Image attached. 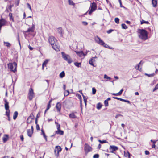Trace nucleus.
<instances>
[{"mask_svg": "<svg viewBox=\"0 0 158 158\" xmlns=\"http://www.w3.org/2000/svg\"><path fill=\"white\" fill-rule=\"evenodd\" d=\"M139 37L141 39L145 40L148 39V32L144 29H139Z\"/></svg>", "mask_w": 158, "mask_h": 158, "instance_id": "f257e3e1", "label": "nucleus"}, {"mask_svg": "<svg viewBox=\"0 0 158 158\" xmlns=\"http://www.w3.org/2000/svg\"><path fill=\"white\" fill-rule=\"evenodd\" d=\"M94 40L95 42L98 44L103 46L105 48L111 49L109 47L108 45L105 44L98 36H95Z\"/></svg>", "mask_w": 158, "mask_h": 158, "instance_id": "f03ea898", "label": "nucleus"}, {"mask_svg": "<svg viewBox=\"0 0 158 158\" xmlns=\"http://www.w3.org/2000/svg\"><path fill=\"white\" fill-rule=\"evenodd\" d=\"M8 68L13 72L15 73L16 71L17 64L15 62L10 63L8 64Z\"/></svg>", "mask_w": 158, "mask_h": 158, "instance_id": "7ed1b4c3", "label": "nucleus"}, {"mask_svg": "<svg viewBox=\"0 0 158 158\" xmlns=\"http://www.w3.org/2000/svg\"><path fill=\"white\" fill-rule=\"evenodd\" d=\"M61 54L63 58L67 61L69 64H70L72 62V60L69 55L65 54L64 52H62Z\"/></svg>", "mask_w": 158, "mask_h": 158, "instance_id": "20e7f679", "label": "nucleus"}, {"mask_svg": "<svg viewBox=\"0 0 158 158\" xmlns=\"http://www.w3.org/2000/svg\"><path fill=\"white\" fill-rule=\"evenodd\" d=\"M97 7L96 4L94 2L91 3L90 7V10L88 13L90 15L93 11L96 9Z\"/></svg>", "mask_w": 158, "mask_h": 158, "instance_id": "39448f33", "label": "nucleus"}, {"mask_svg": "<svg viewBox=\"0 0 158 158\" xmlns=\"http://www.w3.org/2000/svg\"><path fill=\"white\" fill-rule=\"evenodd\" d=\"M61 148L60 146H56L54 150V152L55 155L57 157L59 156V153L60 151H61Z\"/></svg>", "mask_w": 158, "mask_h": 158, "instance_id": "423d86ee", "label": "nucleus"}, {"mask_svg": "<svg viewBox=\"0 0 158 158\" xmlns=\"http://www.w3.org/2000/svg\"><path fill=\"white\" fill-rule=\"evenodd\" d=\"M48 40L49 42L51 45L53 44H55L56 42L57 41L56 38L53 36L49 37Z\"/></svg>", "mask_w": 158, "mask_h": 158, "instance_id": "0eeeda50", "label": "nucleus"}, {"mask_svg": "<svg viewBox=\"0 0 158 158\" xmlns=\"http://www.w3.org/2000/svg\"><path fill=\"white\" fill-rule=\"evenodd\" d=\"M34 93L33 92V90L32 88H30L29 90V92L28 94V98L29 100H32L34 97Z\"/></svg>", "mask_w": 158, "mask_h": 158, "instance_id": "6e6552de", "label": "nucleus"}, {"mask_svg": "<svg viewBox=\"0 0 158 158\" xmlns=\"http://www.w3.org/2000/svg\"><path fill=\"white\" fill-rule=\"evenodd\" d=\"M84 150L85 151V154H87L89 152L92 151V148L89 145L87 144H85L84 148Z\"/></svg>", "mask_w": 158, "mask_h": 158, "instance_id": "1a4fd4ad", "label": "nucleus"}, {"mask_svg": "<svg viewBox=\"0 0 158 158\" xmlns=\"http://www.w3.org/2000/svg\"><path fill=\"white\" fill-rule=\"evenodd\" d=\"M35 25L32 23V26L31 27L29 28L27 31H24L25 33L29 32H33L35 30Z\"/></svg>", "mask_w": 158, "mask_h": 158, "instance_id": "9d476101", "label": "nucleus"}, {"mask_svg": "<svg viewBox=\"0 0 158 158\" xmlns=\"http://www.w3.org/2000/svg\"><path fill=\"white\" fill-rule=\"evenodd\" d=\"M97 59V57L96 56H95L94 57H93L91 58L89 61V63L91 65L94 66V64L93 63L95 62V59Z\"/></svg>", "mask_w": 158, "mask_h": 158, "instance_id": "9b49d317", "label": "nucleus"}, {"mask_svg": "<svg viewBox=\"0 0 158 158\" xmlns=\"http://www.w3.org/2000/svg\"><path fill=\"white\" fill-rule=\"evenodd\" d=\"M74 52L76 53L80 57H84L86 54H85L82 51H80V52H77L75 51Z\"/></svg>", "mask_w": 158, "mask_h": 158, "instance_id": "f8f14e48", "label": "nucleus"}, {"mask_svg": "<svg viewBox=\"0 0 158 158\" xmlns=\"http://www.w3.org/2000/svg\"><path fill=\"white\" fill-rule=\"evenodd\" d=\"M57 31L60 34L61 37H62L64 34L63 30L61 27L58 28L56 29Z\"/></svg>", "mask_w": 158, "mask_h": 158, "instance_id": "ddd939ff", "label": "nucleus"}, {"mask_svg": "<svg viewBox=\"0 0 158 158\" xmlns=\"http://www.w3.org/2000/svg\"><path fill=\"white\" fill-rule=\"evenodd\" d=\"M118 148L116 146L111 145L110 146L109 149L111 152H113V151H115L118 150Z\"/></svg>", "mask_w": 158, "mask_h": 158, "instance_id": "4468645a", "label": "nucleus"}, {"mask_svg": "<svg viewBox=\"0 0 158 158\" xmlns=\"http://www.w3.org/2000/svg\"><path fill=\"white\" fill-rule=\"evenodd\" d=\"M53 48L56 50V51H60V47L56 45V44H52L51 45Z\"/></svg>", "mask_w": 158, "mask_h": 158, "instance_id": "2eb2a0df", "label": "nucleus"}, {"mask_svg": "<svg viewBox=\"0 0 158 158\" xmlns=\"http://www.w3.org/2000/svg\"><path fill=\"white\" fill-rule=\"evenodd\" d=\"M56 107L57 110V111L60 112L61 109V103L60 102H57L56 105Z\"/></svg>", "mask_w": 158, "mask_h": 158, "instance_id": "dca6fc26", "label": "nucleus"}, {"mask_svg": "<svg viewBox=\"0 0 158 158\" xmlns=\"http://www.w3.org/2000/svg\"><path fill=\"white\" fill-rule=\"evenodd\" d=\"M5 107L6 110H8L9 109V102L7 101L6 99H4Z\"/></svg>", "mask_w": 158, "mask_h": 158, "instance_id": "f3484780", "label": "nucleus"}, {"mask_svg": "<svg viewBox=\"0 0 158 158\" xmlns=\"http://www.w3.org/2000/svg\"><path fill=\"white\" fill-rule=\"evenodd\" d=\"M27 133L28 136L30 137H31L33 134V132L30 129H29L27 130Z\"/></svg>", "mask_w": 158, "mask_h": 158, "instance_id": "a211bd4d", "label": "nucleus"}, {"mask_svg": "<svg viewBox=\"0 0 158 158\" xmlns=\"http://www.w3.org/2000/svg\"><path fill=\"white\" fill-rule=\"evenodd\" d=\"M152 3L153 7H156L157 4V0H152Z\"/></svg>", "mask_w": 158, "mask_h": 158, "instance_id": "6ab92c4d", "label": "nucleus"}, {"mask_svg": "<svg viewBox=\"0 0 158 158\" xmlns=\"http://www.w3.org/2000/svg\"><path fill=\"white\" fill-rule=\"evenodd\" d=\"M41 135H42L44 138L45 139V140L46 142L47 141V136L45 134V133L44 131V130L43 129L41 130Z\"/></svg>", "mask_w": 158, "mask_h": 158, "instance_id": "aec40b11", "label": "nucleus"}, {"mask_svg": "<svg viewBox=\"0 0 158 158\" xmlns=\"http://www.w3.org/2000/svg\"><path fill=\"white\" fill-rule=\"evenodd\" d=\"M49 61V60L46 59L43 63L42 66V68L43 69H44V66H46V64L48 63Z\"/></svg>", "mask_w": 158, "mask_h": 158, "instance_id": "412c9836", "label": "nucleus"}, {"mask_svg": "<svg viewBox=\"0 0 158 158\" xmlns=\"http://www.w3.org/2000/svg\"><path fill=\"white\" fill-rule=\"evenodd\" d=\"M56 133L57 134H60L61 135H63L64 134V132L60 130H58L57 131H56Z\"/></svg>", "mask_w": 158, "mask_h": 158, "instance_id": "4be33fe9", "label": "nucleus"}, {"mask_svg": "<svg viewBox=\"0 0 158 158\" xmlns=\"http://www.w3.org/2000/svg\"><path fill=\"white\" fill-rule=\"evenodd\" d=\"M18 115L17 111H15L13 114V118L14 120L16 119Z\"/></svg>", "mask_w": 158, "mask_h": 158, "instance_id": "5701e85b", "label": "nucleus"}, {"mask_svg": "<svg viewBox=\"0 0 158 158\" xmlns=\"http://www.w3.org/2000/svg\"><path fill=\"white\" fill-rule=\"evenodd\" d=\"M77 95L78 96V97L80 99V106H81V110H82V101H81V96L80 95V94H77Z\"/></svg>", "mask_w": 158, "mask_h": 158, "instance_id": "b1692460", "label": "nucleus"}, {"mask_svg": "<svg viewBox=\"0 0 158 158\" xmlns=\"http://www.w3.org/2000/svg\"><path fill=\"white\" fill-rule=\"evenodd\" d=\"M60 77L61 78H63L65 76V73L64 71H62L60 74Z\"/></svg>", "mask_w": 158, "mask_h": 158, "instance_id": "393cba45", "label": "nucleus"}, {"mask_svg": "<svg viewBox=\"0 0 158 158\" xmlns=\"http://www.w3.org/2000/svg\"><path fill=\"white\" fill-rule=\"evenodd\" d=\"M69 116L70 118H74L76 117V116L74 113H71L69 114Z\"/></svg>", "mask_w": 158, "mask_h": 158, "instance_id": "a878e982", "label": "nucleus"}, {"mask_svg": "<svg viewBox=\"0 0 158 158\" xmlns=\"http://www.w3.org/2000/svg\"><path fill=\"white\" fill-rule=\"evenodd\" d=\"M68 2L69 3V5H73L74 6L75 5V3L73 2V1L71 0H68Z\"/></svg>", "mask_w": 158, "mask_h": 158, "instance_id": "bb28decb", "label": "nucleus"}, {"mask_svg": "<svg viewBox=\"0 0 158 158\" xmlns=\"http://www.w3.org/2000/svg\"><path fill=\"white\" fill-rule=\"evenodd\" d=\"M74 64L77 67H79L81 66V63L76 62L74 63Z\"/></svg>", "mask_w": 158, "mask_h": 158, "instance_id": "cd10ccee", "label": "nucleus"}, {"mask_svg": "<svg viewBox=\"0 0 158 158\" xmlns=\"http://www.w3.org/2000/svg\"><path fill=\"white\" fill-rule=\"evenodd\" d=\"M122 27L123 29H126L127 28V27L126 25L124 23H123L121 24Z\"/></svg>", "mask_w": 158, "mask_h": 158, "instance_id": "c85d7f7f", "label": "nucleus"}, {"mask_svg": "<svg viewBox=\"0 0 158 158\" xmlns=\"http://www.w3.org/2000/svg\"><path fill=\"white\" fill-rule=\"evenodd\" d=\"M144 23H145L146 24H148L149 23V22L148 21H145L144 20H142L141 21V24H142Z\"/></svg>", "mask_w": 158, "mask_h": 158, "instance_id": "c756f323", "label": "nucleus"}, {"mask_svg": "<svg viewBox=\"0 0 158 158\" xmlns=\"http://www.w3.org/2000/svg\"><path fill=\"white\" fill-rule=\"evenodd\" d=\"M4 44H6V46H7V47H9L11 45V44L10 43H9L8 42H6L4 41Z\"/></svg>", "mask_w": 158, "mask_h": 158, "instance_id": "7c9ffc66", "label": "nucleus"}, {"mask_svg": "<svg viewBox=\"0 0 158 158\" xmlns=\"http://www.w3.org/2000/svg\"><path fill=\"white\" fill-rule=\"evenodd\" d=\"M102 106V105L100 103H98V104L97 106V109L99 110L101 108Z\"/></svg>", "mask_w": 158, "mask_h": 158, "instance_id": "2f4dec72", "label": "nucleus"}, {"mask_svg": "<svg viewBox=\"0 0 158 158\" xmlns=\"http://www.w3.org/2000/svg\"><path fill=\"white\" fill-rule=\"evenodd\" d=\"M55 123L56 125L57 130H60V125L58 123L56 122H55Z\"/></svg>", "mask_w": 158, "mask_h": 158, "instance_id": "473e14b6", "label": "nucleus"}, {"mask_svg": "<svg viewBox=\"0 0 158 158\" xmlns=\"http://www.w3.org/2000/svg\"><path fill=\"white\" fill-rule=\"evenodd\" d=\"M9 16L10 18V20L14 21V19L12 17V14L11 13H10L9 14Z\"/></svg>", "mask_w": 158, "mask_h": 158, "instance_id": "72a5a7b5", "label": "nucleus"}, {"mask_svg": "<svg viewBox=\"0 0 158 158\" xmlns=\"http://www.w3.org/2000/svg\"><path fill=\"white\" fill-rule=\"evenodd\" d=\"M104 78L108 80H110L111 79V78L110 77L108 76L106 74L104 75Z\"/></svg>", "mask_w": 158, "mask_h": 158, "instance_id": "f704fd0d", "label": "nucleus"}, {"mask_svg": "<svg viewBox=\"0 0 158 158\" xmlns=\"http://www.w3.org/2000/svg\"><path fill=\"white\" fill-rule=\"evenodd\" d=\"M6 114L7 117H9L10 115V110L9 109L8 110H6Z\"/></svg>", "mask_w": 158, "mask_h": 158, "instance_id": "c9c22d12", "label": "nucleus"}, {"mask_svg": "<svg viewBox=\"0 0 158 158\" xmlns=\"http://www.w3.org/2000/svg\"><path fill=\"white\" fill-rule=\"evenodd\" d=\"M69 91L68 90H64V96H67L69 94Z\"/></svg>", "mask_w": 158, "mask_h": 158, "instance_id": "e433bc0d", "label": "nucleus"}, {"mask_svg": "<svg viewBox=\"0 0 158 158\" xmlns=\"http://www.w3.org/2000/svg\"><path fill=\"white\" fill-rule=\"evenodd\" d=\"M114 21L115 22L117 23L118 24L119 23V19L118 18H115Z\"/></svg>", "mask_w": 158, "mask_h": 158, "instance_id": "4c0bfd02", "label": "nucleus"}, {"mask_svg": "<svg viewBox=\"0 0 158 158\" xmlns=\"http://www.w3.org/2000/svg\"><path fill=\"white\" fill-rule=\"evenodd\" d=\"M145 75L148 76L149 77H152L155 75V73H154L151 74H148L147 73H145Z\"/></svg>", "mask_w": 158, "mask_h": 158, "instance_id": "58836bf2", "label": "nucleus"}, {"mask_svg": "<svg viewBox=\"0 0 158 158\" xmlns=\"http://www.w3.org/2000/svg\"><path fill=\"white\" fill-rule=\"evenodd\" d=\"M92 94H95L96 93V90L95 88H93L92 89Z\"/></svg>", "mask_w": 158, "mask_h": 158, "instance_id": "ea45409f", "label": "nucleus"}, {"mask_svg": "<svg viewBox=\"0 0 158 158\" xmlns=\"http://www.w3.org/2000/svg\"><path fill=\"white\" fill-rule=\"evenodd\" d=\"M98 141L101 143H107V141L106 140H98Z\"/></svg>", "mask_w": 158, "mask_h": 158, "instance_id": "a19ab883", "label": "nucleus"}, {"mask_svg": "<svg viewBox=\"0 0 158 158\" xmlns=\"http://www.w3.org/2000/svg\"><path fill=\"white\" fill-rule=\"evenodd\" d=\"M158 89V83L156 85L154 89H153V92L155 91L156 90Z\"/></svg>", "mask_w": 158, "mask_h": 158, "instance_id": "79ce46f5", "label": "nucleus"}, {"mask_svg": "<svg viewBox=\"0 0 158 158\" xmlns=\"http://www.w3.org/2000/svg\"><path fill=\"white\" fill-rule=\"evenodd\" d=\"M104 105L105 106H108V102L106 100L104 102Z\"/></svg>", "mask_w": 158, "mask_h": 158, "instance_id": "37998d69", "label": "nucleus"}, {"mask_svg": "<svg viewBox=\"0 0 158 158\" xmlns=\"http://www.w3.org/2000/svg\"><path fill=\"white\" fill-rule=\"evenodd\" d=\"M32 120V119L30 118H28L27 119V123H30L31 122Z\"/></svg>", "mask_w": 158, "mask_h": 158, "instance_id": "c03bdc74", "label": "nucleus"}, {"mask_svg": "<svg viewBox=\"0 0 158 158\" xmlns=\"http://www.w3.org/2000/svg\"><path fill=\"white\" fill-rule=\"evenodd\" d=\"M113 98H114V99H118V100H120L121 101H123V99H122V98H118V97H113Z\"/></svg>", "mask_w": 158, "mask_h": 158, "instance_id": "a18cd8bd", "label": "nucleus"}, {"mask_svg": "<svg viewBox=\"0 0 158 158\" xmlns=\"http://www.w3.org/2000/svg\"><path fill=\"white\" fill-rule=\"evenodd\" d=\"M82 23L83 25L85 26H87L88 24V23L87 22L84 21L82 22Z\"/></svg>", "mask_w": 158, "mask_h": 158, "instance_id": "49530a36", "label": "nucleus"}, {"mask_svg": "<svg viewBox=\"0 0 158 158\" xmlns=\"http://www.w3.org/2000/svg\"><path fill=\"white\" fill-rule=\"evenodd\" d=\"M99 157V155L98 154H95L93 156V158H98Z\"/></svg>", "mask_w": 158, "mask_h": 158, "instance_id": "de8ad7c7", "label": "nucleus"}, {"mask_svg": "<svg viewBox=\"0 0 158 158\" xmlns=\"http://www.w3.org/2000/svg\"><path fill=\"white\" fill-rule=\"evenodd\" d=\"M28 118H30L32 120L33 119H34V115H33V114H30V115L29 116V117Z\"/></svg>", "mask_w": 158, "mask_h": 158, "instance_id": "09e8293b", "label": "nucleus"}, {"mask_svg": "<svg viewBox=\"0 0 158 158\" xmlns=\"http://www.w3.org/2000/svg\"><path fill=\"white\" fill-rule=\"evenodd\" d=\"M27 7L31 11H32V9L30 4L28 3H27Z\"/></svg>", "mask_w": 158, "mask_h": 158, "instance_id": "8fccbe9b", "label": "nucleus"}, {"mask_svg": "<svg viewBox=\"0 0 158 158\" xmlns=\"http://www.w3.org/2000/svg\"><path fill=\"white\" fill-rule=\"evenodd\" d=\"M19 1L16 0L15 2V4L16 6H18L19 4Z\"/></svg>", "mask_w": 158, "mask_h": 158, "instance_id": "3c124183", "label": "nucleus"}, {"mask_svg": "<svg viewBox=\"0 0 158 158\" xmlns=\"http://www.w3.org/2000/svg\"><path fill=\"white\" fill-rule=\"evenodd\" d=\"M12 6H13V5H10L8 6V7L7 8V9H9L10 10V11H11V8Z\"/></svg>", "mask_w": 158, "mask_h": 158, "instance_id": "603ef678", "label": "nucleus"}, {"mask_svg": "<svg viewBox=\"0 0 158 158\" xmlns=\"http://www.w3.org/2000/svg\"><path fill=\"white\" fill-rule=\"evenodd\" d=\"M83 99H84V102H87V98L85 96H83Z\"/></svg>", "mask_w": 158, "mask_h": 158, "instance_id": "864d4df0", "label": "nucleus"}, {"mask_svg": "<svg viewBox=\"0 0 158 158\" xmlns=\"http://www.w3.org/2000/svg\"><path fill=\"white\" fill-rule=\"evenodd\" d=\"M139 64H138L137 65L135 66V68L136 69L138 70L139 68Z\"/></svg>", "mask_w": 158, "mask_h": 158, "instance_id": "5fc2aeb1", "label": "nucleus"}, {"mask_svg": "<svg viewBox=\"0 0 158 158\" xmlns=\"http://www.w3.org/2000/svg\"><path fill=\"white\" fill-rule=\"evenodd\" d=\"M112 94L114 95L115 96H119L120 95L119 94V93H112Z\"/></svg>", "mask_w": 158, "mask_h": 158, "instance_id": "6e6d98bb", "label": "nucleus"}, {"mask_svg": "<svg viewBox=\"0 0 158 158\" xmlns=\"http://www.w3.org/2000/svg\"><path fill=\"white\" fill-rule=\"evenodd\" d=\"M7 140V139L6 137H4L3 139V142H6Z\"/></svg>", "mask_w": 158, "mask_h": 158, "instance_id": "4d7b16f0", "label": "nucleus"}, {"mask_svg": "<svg viewBox=\"0 0 158 158\" xmlns=\"http://www.w3.org/2000/svg\"><path fill=\"white\" fill-rule=\"evenodd\" d=\"M124 155L125 157L128 156V154L127 153V151L126 152L125 151L124 152Z\"/></svg>", "mask_w": 158, "mask_h": 158, "instance_id": "13d9d810", "label": "nucleus"}, {"mask_svg": "<svg viewBox=\"0 0 158 158\" xmlns=\"http://www.w3.org/2000/svg\"><path fill=\"white\" fill-rule=\"evenodd\" d=\"M113 31V30L110 29V30H109L107 31V32L108 34H110V33H111Z\"/></svg>", "mask_w": 158, "mask_h": 158, "instance_id": "bf43d9fd", "label": "nucleus"}, {"mask_svg": "<svg viewBox=\"0 0 158 158\" xmlns=\"http://www.w3.org/2000/svg\"><path fill=\"white\" fill-rule=\"evenodd\" d=\"M123 101L124 102H127L129 104H130V102L129 101H128L127 100H125V99H123Z\"/></svg>", "mask_w": 158, "mask_h": 158, "instance_id": "052dcab7", "label": "nucleus"}, {"mask_svg": "<svg viewBox=\"0 0 158 158\" xmlns=\"http://www.w3.org/2000/svg\"><path fill=\"white\" fill-rule=\"evenodd\" d=\"M51 107V104L50 103H48L47 105V110H48Z\"/></svg>", "mask_w": 158, "mask_h": 158, "instance_id": "680f3d73", "label": "nucleus"}, {"mask_svg": "<svg viewBox=\"0 0 158 158\" xmlns=\"http://www.w3.org/2000/svg\"><path fill=\"white\" fill-rule=\"evenodd\" d=\"M20 139L22 141H23L24 138L23 135H21L20 136Z\"/></svg>", "mask_w": 158, "mask_h": 158, "instance_id": "e2e57ef3", "label": "nucleus"}, {"mask_svg": "<svg viewBox=\"0 0 158 158\" xmlns=\"http://www.w3.org/2000/svg\"><path fill=\"white\" fill-rule=\"evenodd\" d=\"M145 153L146 155H148L149 154V152L148 151H145Z\"/></svg>", "mask_w": 158, "mask_h": 158, "instance_id": "0e129e2a", "label": "nucleus"}, {"mask_svg": "<svg viewBox=\"0 0 158 158\" xmlns=\"http://www.w3.org/2000/svg\"><path fill=\"white\" fill-rule=\"evenodd\" d=\"M36 129L38 130H40L39 126V125L38 124H37V125L36 126Z\"/></svg>", "mask_w": 158, "mask_h": 158, "instance_id": "69168bd1", "label": "nucleus"}, {"mask_svg": "<svg viewBox=\"0 0 158 158\" xmlns=\"http://www.w3.org/2000/svg\"><path fill=\"white\" fill-rule=\"evenodd\" d=\"M123 89H121L120 90V91L118 92V93H119V94H120V95H121L122 94V92H123Z\"/></svg>", "mask_w": 158, "mask_h": 158, "instance_id": "338daca9", "label": "nucleus"}, {"mask_svg": "<svg viewBox=\"0 0 158 158\" xmlns=\"http://www.w3.org/2000/svg\"><path fill=\"white\" fill-rule=\"evenodd\" d=\"M127 153L128 154V158H130V156H131V155L130 153L128 151H127Z\"/></svg>", "mask_w": 158, "mask_h": 158, "instance_id": "774afa93", "label": "nucleus"}]
</instances>
